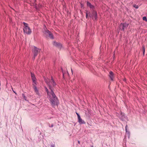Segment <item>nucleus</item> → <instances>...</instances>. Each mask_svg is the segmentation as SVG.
Masks as SVG:
<instances>
[{"label":"nucleus","mask_w":147,"mask_h":147,"mask_svg":"<svg viewBox=\"0 0 147 147\" xmlns=\"http://www.w3.org/2000/svg\"><path fill=\"white\" fill-rule=\"evenodd\" d=\"M53 44L54 45L57 47L59 48H61L62 46L61 45L60 43L55 42H54Z\"/></svg>","instance_id":"obj_9"},{"label":"nucleus","mask_w":147,"mask_h":147,"mask_svg":"<svg viewBox=\"0 0 147 147\" xmlns=\"http://www.w3.org/2000/svg\"><path fill=\"white\" fill-rule=\"evenodd\" d=\"M127 125H126L125 126L126 134L125 136V138H127V137L128 139L130 137V133L127 130Z\"/></svg>","instance_id":"obj_7"},{"label":"nucleus","mask_w":147,"mask_h":147,"mask_svg":"<svg viewBox=\"0 0 147 147\" xmlns=\"http://www.w3.org/2000/svg\"><path fill=\"white\" fill-rule=\"evenodd\" d=\"M13 92L16 94H17V93H16V92L14 91V90H13Z\"/></svg>","instance_id":"obj_24"},{"label":"nucleus","mask_w":147,"mask_h":147,"mask_svg":"<svg viewBox=\"0 0 147 147\" xmlns=\"http://www.w3.org/2000/svg\"><path fill=\"white\" fill-rule=\"evenodd\" d=\"M78 122L80 124H85V122L80 117L78 118Z\"/></svg>","instance_id":"obj_11"},{"label":"nucleus","mask_w":147,"mask_h":147,"mask_svg":"<svg viewBox=\"0 0 147 147\" xmlns=\"http://www.w3.org/2000/svg\"><path fill=\"white\" fill-rule=\"evenodd\" d=\"M51 147H55L54 145L53 144L51 145Z\"/></svg>","instance_id":"obj_22"},{"label":"nucleus","mask_w":147,"mask_h":147,"mask_svg":"<svg viewBox=\"0 0 147 147\" xmlns=\"http://www.w3.org/2000/svg\"><path fill=\"white\" fill-rule=\"evenodd\" d=\"M76 115H77L78 118H79V117H80V115H79V114L77 112H76Z\"/></svg>","instance_id":"obj_19"},{"label":"nucleus","mask_w":147,"mask_h":147,"mask_svg":"<svg viewBox=\"0 0 147 147\" xmlns=\"http://www.w3.org/2000/svg\"><path fill=\"white\" fill-rule=\"evenodd\" d=\"M92 147H93L92 146Z\"/></svg>","instance_id":"obj_27"},{"label":"nucleus","mask_w":147,"mask_h":147,"mask_svg":"<svg viewBox=\"0 0 147 147\" xmlns=\"http://www.w3.org/2000/svg\"><path fill=\"white\" fill-rule=\"evenodd\" d=\"M34 49L33 51L34 53V55L33 56L34 59L35 57L37 55L38 53L40 51V49H38L35 47H34Z\"/></svg>","instance_id":"obj_4"},{"label":"nucleus","mask_w":147,"mask_h":147,"mask_svg":"<svg viewBox=\"0 0 147 147\" xmlns=\"http://www.w3.org/2000/svg\"><path fill=\"white\" fill-rule=\"evenodd\" d=\"M133 7H135L136 9H137L138 8V7L137 5H133Z\"/></svg>","instance_id":"obj_17"},{"label":"nucleus","mask_w":147,"mask_h":147,"mask_svg":"<svg viewBox=\"0 0 147 147\" xmlns=\"http://www.w3.org/2000/svg\"><path fill=\"white\" fill-rule=\"evenodd\" d=\"M123 26H124L123 27L124 28L123 30H124L127 27L128 25L126 23H125L123 24Z\"/></svg>","instance_id":"obj_15"},{"label":"nucleus","mask_w":147,"mask_h":147,"mask_svg":"<svg viewBox=\"0 0 147 147\" xmlns=\"http://www.w3.org/2000/svg\"><path fill=\"white\" fill-rule=\"evenodd\" d=\"M114 74L113 72L111 71L109 73V76L111 80H113Z\"/></svg>","instance_id":"obj_10"},{"label":"nucleus","mask_w":147,"mask_h":147,"mask_svg":"<svg viewBox=\"0 0 147 147\" xmlns=\"http://www.w3.org/2000/svg\"><path fill=\"white\" fill-rule=\"evenodd\" d=\"M45 82L48 85L49 88L50 90V92H49L47 88H45V90L47 92L48 98L49 99L51 104L53 107H55L57 105L58 100L57 97L56 96L55 93L53 91V88L52 86L55 87L57 84L55 80L52 76L51 77V79L49 80L48 79H45Z\"/></svg>","instance_id":"obj_1"},{"label":"nucleus","mask_w":147,"mask_h":147,"mask_svg":"<svg viewBox=\"0 0 147 147\" xmlns=\"http://www.w3.org/2000/svg\"><path fill=\"white\" fill-rule=\"evenodd\" d=\"M43 32L45 36L47 38H49L51 39H53V37L52 34L46 28L44 29Z\"/></svg>","instance_id":"obj_2"},{"label":"nucleus","mask_w":147,"mask_h":147,"mask_svg":"<svg viewBox=\"0 0 147 147\" xmlns=\"http://www.w3.org/2000/svg\"><path fill=\"white\" fill-rule=\"evenodd\" d=\"M78 144H80V142L79 141H78Z\"/></svg>","instance_id":"obj_25"},{"label":"nucleus","mask_w":147,"mask_h":147,"mask_svg":"<svg viewBox=\"0 0 147 147\" xmlns=\"http://www.w3.org/2000/svg\"><path fill=\"white\" fill-rule=\"evenodd\" d=\"M120 114V115H119L117 113V116L121 120L125 121L127 119L126 116L124 115L123 113H122L121 112Z\"/></svg>","instance_id":"obj_5"},{"label":"nucleus","mask_w":147,"mask_h":147,"mask_svg":"<svg viewBox=\"0 0 147 147\" xmlns=\"http://www.w3.org/2000/svg\"><path fill=\"white\" fill-rule=\"evenodd\" d=\"M143 20L147 22V19L146 17L144 16L143 17Z\"/></svg>","instance_id":"obj_16"},{"label":"nucleus","mask_w":147,"mask_h":147,"mask_svg":"<svg viewBox=\"0 0 147 147\" xmlns=\"http://www.w3.org/2000/svg\"><path fill=\"white\" fill-rule=\"evenodd\" d=\"M31 77L32 78V80L33 81V83L36 84V81L35 80L36 78L34 76V75L32 73H31Z\"/></svg>","instance_id":"obj_8"},{"label":"nucleus","mask_w":147,"mask_h":147,"mask_svg":"<svg viewBox=\"0 0 147 147\" xmlns=\"http://www.w3.org/2000/svg\"><path fill=\"white\" fill-rule=\"evenodd\" d=\"M90 17H92L93 19L94 20H96L97 17V13L96 11H94L92 12V15Z\"/></svg>","instance_id":"obj_6"},{"label":"nucleus","mask_w":147,"mask_h":147,"mask_svg":"<svg viewBox=\"0 0 147 147\" xmlns=\"http://www.w3.org/2000/svg\"><path fill=\"white\" fill-rule=\"evenodd\" d=\"M76 115H77L78 118H79V117H80V115H79V114L77 112H76Z\"/></svg>","instance_id":"obj_18"},{"label":"nucleus","mask_w":147,"mask_h":147,"mask_svg":"<svg viewBox=\"0 0 147 147\" xmlns=\"http://www.w3.org/2000/svg\"><path fill=\"white\" fill-rule=\"evenodd\" d=\"M24 26L23 28L24 33L28 34H30L32 32L30 28L28 26L27 23L24 22Z\"/></svg>","instance_id":"obj_3"},{"label":"nucleus","mask_w":147,"mask_h":147,"mask_svg":"<svg viewBox=\"0 0 147 147\" xmlns=\"http://www.w3.org/2000/svg\"><path fill=\"white\" fill-rule=\"evenodd\" d=\"M23 97H24V98L25 100H26V97H25V96H24V94H23Z\"/></svg>","instance_id":"obj_21"},{"label":"nucleus","mask_w":147,"mask_h":147,"mask_svg":"<svg viewBox=\"0 0 147 147\" xmlns=\"http://www.w3.org/2000/svg\"><path fill=\"white\" fill-rule=\"evenodd\" d=\"M53 126V125H51V127H52Z\"/></svg>","instance_id":"obj_26"},{"label":"nucleus","mask_w":147,"mask_h":147,"mask_svg":"<svg viewBox=\"0 0 147 147\" xmlns=\"http://www.w3.org/2000/svg\"><path fill=\"white\" fill-rule=\"evenodd\" d=\"M145 51V48H144V47H143V54H144Z\"/></svg>","instance_id":"obj_20"},{"label":"nucleus","mask_w":147,"mask_h":147,"mask_svg":"<svg viewBox=\"0 0 147 147\" xmlns=\"http://www.w3.org/2000/svg\"><path fill=\"white\" fill-rule=\"evenodd\" d=\"M123 26H123V24H120L119 26V28L121 30H123V31H124V28L123 27Z\"/></svg>","instance_id":"obj_14"},{"label":"nucleus","mask_w":147,"mask_h":147,"mask_svg":"<svg viewBox=\"0 0 147 147\" xmlns=\"http://www.w3.org/2000/svg\"><path fill=\"white\" fill-rule=\"evenodd\" d=\"M86 18H87V17H88V14L87 13H86Z\"/></svg>","instance_id":"obj_23"},{"label":"nucleus","mask_w":147,"mask_h":147,"mask_svg":"<svg viewBox=\"0 0 147 147\" xmlns=\"http://www.w3.org/2000/svg\"><path fill=\"white\" fill-rule=\"evenodd\" d=\"M34 91L36 94L38 95H39V93L38 92V90L37 89L36 87L34 85Z\"/></svg>","instance_id":"obj_12"},{"label":"nucleus","mask_w":147,"mask_h":147,"mask_svg":"<svg viewBox=\"0 0 147 147\" xmlns=\"http://www.w3.org/2000/svg\"><path fill=\"white\" fill-rule=\"evenodd\" d=\"M87 5L88 6L90 7L91 9H93L94 7V6L91 5V4L89 2H87Z\"/></svg>","instance_id":"obj_13"}]
</instances>
